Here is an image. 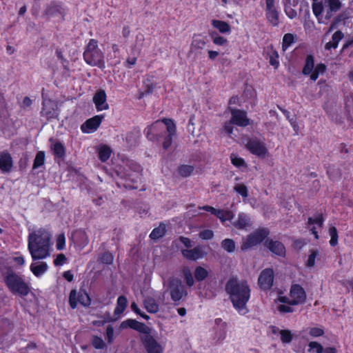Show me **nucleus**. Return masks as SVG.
Returning a JSON list of instances; mask_svg holds the SVG:
<instances>
[{"instance_id": "473e14b6", "label": "nucleus", "mask_w": 353, "mask_h": 353, "mask_svg": "<svg viewBox=\"0 0 353 353\" xmlns=\"http://www.w3.org/2000/svg\"><path fill=\"white\" fill-rule=\"evenodd\" d=\"M143 303L145 308L150 313H157L159 310L158 303L152 297H147Z\"/></svg>"}, {"instance_id": "aec40b11", "label": "nucleus", "mask_w": 353, "mask_h": 353, "mask_svg": "<svg viewBox=\"0 0 353 353\" xmlns=\"http://www.w3.org/2000/svg\"><path fill=\"white\" fill-rule=\"evenodd\" d=\"M41 113L42 116L46 117L48 119L57 117L58 113L54 102L48 99L43 100Z\"/></svg>"}, {"instance_id": "680f3d73", "label": "nucleus", "mask_w": 353, "mask_h": 353, "mask_svg": "<svg viewBox=\"0 0 353 353\" xmlns=\"http://www.w3.org/2000/svg\"><path fill=\"white\" fill-rule=\"evenodd\" d=\"M66 261V257L63 254L57 255L54 261V264L56 266L63 265Z\"/></svg>"}, {"instance_id": "0eeeda50", "label": "nucleus", "mask_w": 353, "mask_h": 353, "mask_svg": "<svg viewBox=\"0 0 353 353\" xmlns=\"http://www.w3.org/2000/svg\"><path fill=\"white\" fill-rule=\"evenodd\" d=\"M5 283L12 293L26 296L29 293V287L23 279L14 272L8 273L4 278Z\"/></svg>"}, {"instance_id": "13d9d810", "label": "nucleus", "mask_w": 353, "mask_h": 353, "mask_svg": "<svg viewBox=\"0 0 353 353\" xmlns=\"http://www.w3.org/2000/svg\"><path fill=\"white\" fill-rule=\"evenodd\" d=\"M92 344L96 349H103L105 345L103 340L99 336L93 337Z\"/></svg>"}, {"instance_id": "a878e982", "label": "nucleus", "mask_w": 353, "mask_h": 353, "mask_svg": "<svg viewBox=\"0 0 353 353\" xmlns=\"http://www.w3.org/2000/svg\"><path fill=\"white\" fill-rule=\"evenodd\" d=\"M233 225L239 230H247L251 225V221L248 214L241 212L233 222Z\"/></svg>"}, {"instance_id": "f704fd0d", "label": "nucleus", "mask_w": 353, "mask_h": 353, "mask_svg": "<svg viewBox=\"0 0 353 353\" xmlns=\"http://www.w3.org/2000/svg\"><path fill=\"white\" fill-rule=\"evenodd\" d=\"M49 17L55 18L56 21H61L63 19L64 11L61 8L55 6L50 8L47 12Z\"/></svg>"}, {"instance_id": "393cba45", "label": "nucleus", "mask_w": 353, "mask_h": 353, "mask_svg": "<svg viewBox=\"0 0 353 353\" xmlns=\"http://www.w3.org/2000/svg\"><path fill=\"white\" fill-rule=\"evenodd\" d=\"M324 109L332 119H336L341 110L334 100H329L324 105Z\"/></svg>"}, {"instance_id": "6e6d98bb", "label": "nucleus", "mask_w": 353, "mask_h": 353, "mask_svg": "<svg viewBox=\"0 0 353 353\" xmlns=\"http://www.w3.org/2000/svg\"><path fill=\"white\" fill-rule=\"evenodd\" d=\"M65 246V237L64 234H60L57 236L56 240V248L58 250H62Z\"/></svg>"}, {"instance_id": "774afa93", "label": "nucleus", "mask_w": 353, "mask_h": 353, "mask_svg": "<svg viewBox=\"0 0 353 353\" xmlns=\"http://www.w3.org/2000/svg\"><path fill=\"white\" fill-rule=\"evenodd\" d=\"M137 63V57H128L125 65L129 68H131L133 65H134Z\"/></svg>"}, {"instance_id": "f257e3e1", "label": "nucleus", "mask_w": 353, "mask_h": 353, "mask_svg": "<svg viewBox=\"0 0 353 353\" xmlns=\"http://www.w3.org/2000/svg\"><path fill=\"white\" fill-rule=\"evenodd\" d=\"M52 234L45 228L30 230L28 236V250L33 261L48 258L52 251Z\"/></svg>"}, {"instance_id": "412c9836", "label": "nucleus", "mask_w": 353, "mask_h": 353, "mask_svg": "<svg viewBox=\"0 0 353 353\" xmlns=\"http://www.w3.org/2000/svg\"><path fill=\"white\" fill-rule=\"evenodd\" d=\"M307 351L308 353H337V350L335 347H323L321 343L316 341L309 342Z\"/></svg>"}, {"instance_id": "864d4df0", "label": "nucleus", "mask_w": 353, "mask_h": 353, "mask_svg": "<svg viewBox=\"0 0 353 353\" xmlns=\"http://www.w3.org/2000/svg\"><path fill=\"white\" fill-rule=\"evenodd\" d=\"M270 64L274 68H277L279 65V54L275 50H272L270 54Z\"/></svg>"}, {"instance_id": "6ab92c4d", "label": "nucleus", "mask_w": 353, "mask_h": 353, "mask_svg": "<svg viewBox=\"0 0 353 353\" xmlns=\"http://www.w3.org/2000/svg\"><path fill=\"white\" fill-rule=\"evenodd\" d=\"M182 254L188 260L196 261L203 259L207 253L203 247L197 246L191 250H183Z\"/></svg>"}, {"instance_id": "9b49d317", "label": "nucleus", "mask_w": 353, "mask_h": 353, "mask_svg": "<svg viewBox=\"0 0 353 353\" xmlns=\"http://www.w3.org/2000/svg\"><path fill=\"white\" fill-rule=\"evenodd\" d=\"M90 302V296L85 290H80L79 292H77L75 290H73L70 292L69 303L72 308H76L78 303L83 306H88Z\"/></svg>"}, {"instance_id": "58836bf2", "label": "nucleus", "mask_w": 353, "mask_h": 353, "mask_svg": "<svg viewBox=\"0 0 353 353\" xmlns=\"http://www.w3.org/2000/svg\"><path fill=\"white\" fill-rule=\"evenodd\" d=\"M295 41V36L293 34L287 33L284 34L282 41V50L285 51Z\"/></svg>"}, {"instance_id": "f8f14e48", "label": "nucleus", "mask_w": 353, "mask_h": 353, "mask_svg": "<svg viewBox=\"0 0 353 353\" xmlns=\"http://www.w3.org/2000/svg\"><path fill=\"white\" fill-rule=\"evenodd\" d=\"M170 285V296L173 301H179L187 294L185 287L181 284V282L179 279H171Z\"/></svg>"}, {"instance_id": "338daca9", "label": "nucleus", "mask_w": 353, "mask_h": 353, "mask_svg": "<svg viewBox=\"0 0 353 353\" xmlns=\"http://www.w3.org/2000/svg\"><path fill=\"white\" fill-rule=\"evenodd\" d=\"M285 12L290 19H294L297 15L296 11L290 8V6H285Z\"/></svg>"}, {"instance_id": "cd10ccee", "label": "nucleus", "mask_w": 353, "mask_h": 353, "mask_svg": "<svg viewBox=\"0 0 353 353\" xmlns=\"http://www.w3.org/2000/svg\"><path fill=\"white\" fill-rule=\"evenodd\" d=\"M211 25L221 34H230L231 32V28L225 21L212 19L211 21Z\"/></svg>"}, {"instance_id": "4c0bfd02", "label": "nucleus", "mask_w": 353, "mask_h": 353, "mask_svg": "<svg viewBox=\"0 0 353 353\" xmlns=\"http://www.w3.org/2000/svg\"><path fill=\"white\" fill-rule=\"evenodd\" d=\"M321 254L320 252L316 250H313L310 252L307 262L306 265L307 268H313L315 264L316 261H319L320 259Z\"/></svg>"}, {"instance_id": "5701e85b", "label": "nucleus", "mask_w": 353, "mask_h": 353, "mask_svg": "<svg viewBox=\"0 0 353 353\" xmlns=\"http://www.w3.org/2000/svg\"><path fill=\"white\" fill-rule=\"evenodd\" d=\"M106 94L104 90L98 91L93 97V101L98 111L105 110L109 108L106 100Z\"/></svg>"}, {"instance_id": "09e8293b", "label": "nucleus", "mask_w": 353, "mask_h": 353, "mask_svg": "<svg viewBox=\"0 0 353 353\" xmlns=\"http://www.w3.org/2000/svg\"><path fill=\"white\" fill-rule=\"evenodd\" d=\"M234 190L243 199H246L248 196V188L246 185L243 183H236L234 187Z\"/></svg>"}, {"instance_id": "f3484780", "label": "nucleus", "mask_w": 353, "mask_h": 353, "mask_svg": "<svg viewBox=\"0 0 353 353\" xmlns=\"http://www.w3.org/2000/svg\"><path fill=\"white\" fill-rule=\"evenodd\" d=\"M103 119L101 115L94 116L91 119H88L81 126V130L83 133H92L95 132L100 125Z\"/></svg>"}, {"instance_id": "49530a36", "label": "nucleus", "mask_w": 353, "mask_h": 353, "mask_svg": "<svg viewBox=\"0 0 353 353\" xmlns=\"http://www.w3.org/2000/svg\"><path fill=\"white\" fill-rule=\"evenodd\" d=\"M310 336L316 338L323 335L324 330L321 327H310L307 329Z\"/></svg>"}, {"instance_id": "b1692460", "label": "nucleus", "mask_w": 353, "mask_h": 353, "mask_svg": "<svg viewBox=\"0 0 353 353\" xmlns=\"http://www.w3.org/2000/svg\"><path fill=\"white\" fill-rule=\"evenodd\" d=\"M272 334L280 337L281 341L283 343H290L293 339V334L289 330H281L276 326L270 327Z\"/></svg>"}, {"instance_id": "a19ab883", "label": "nucleus", "mask_w": 353, "mask_h": 353, "mask_svg": "<svg viewBox=\"0 0 353 353\" xmlns=\"http://www.w3.org/2000/svg\"><path fill=\"white\" fill-rule=\"evenodd\" d=\"M326 66L323 63H318L315 65V68L310 75V79L312 81H316L320 74H323L325 72Z\"/></svg>"}, {"instance_id": "20e7f679", "label": "nucleus", "mask_w": 353, "mask_h": 353, "mask_svg": "<svg viewBox=\"0 0 353 353\" xmlns=\"http://www.w3.org/2000/svg\"><path fill=\"white\" fill-rule=\"evenodd\" d=\"M341 2L340 0H313L312 10L319 23H325L323 19L322 13L326 12V19H330L333 14L340 10Z\"/></svg>"}, {"instance_id": "c756f323", "label": "nucleus", "mask_w": 353, "mask_h": 353, "mask_svg": "<svg viewBox=\"0 0 353 353\" xmlns=\"http://www.w3.org/2000/svg\"><path fill=\"white\" fill-rule=\"evenodd\" d=\"M323 222V219L322 217V215L319 214L316 216L314 219L310 218L308 219V224L310 225H312L314 224L315 225L312 226L310 228V230L312 231V234L315 236L316 239H318L319 236L316 232V228H321L322 226Z\"/></svg>"}, {"instance_id": "bf43d9fd", "label": "nucleus", "mask_w": 353, "mask_h": 353, "mask_svg": "<svg viewBox=\"0 0 353 353\" xmlns=\"http://www.w3.org/2000/svg\"><path fill=\"white\" fill-rule=\"evenodd\" d=\"M212 41L215 45L223 46L227 43L228 40L219 35H212Z\"/></svg>"}, {"instance_id": "c9c22d12", "label": "nucleus", "mask_w": 353, "mask_h": 353, "mask_svg": "<svg viewBox=\"0 0 353 353\" xmlns=\"http://www.w3.org/2000/svg\"><path fill=\"white\" fill-rule=\"evenodd\" d=\"M128 305V300L123 296H120L117 299V306L114 310V314L116 315L121 314L125 310Z\"/></svg>"}, {"instance_id": "423d86ee", "label": "nucleus", "mask_w": 353, "mask_h": 353, "mask_svg": "<svg viewBox=\"0 0 353 353\" xmlns=\"http://www.w3.org/2000/svg\"><path fill=\"white\" fill-rule=\"evenodd\" d=\"M166 130L167 133H175L176 126L173 121L169 119L156 121L151 125L147 127L145 133L148 139L154 141L163 131Z\"/></svg>"}, {"instance_id": "72a5a7b5", "label": "nucleus", "mask_w": 353, "mask_h": 353, "mask_svg": "<svg viewBox=\"0 0 353 353\" xmlns=\"http://www.w3.org/2000/svg\"><path fill=\"white\" fill-rule=\"evenodd\" d=\"M266 17L268 21L273 26H276L279 23V13L276 8L265 10Z\"/></svg>"}, {"instance_id": "0e129e2a", "label": "nucleus", "mask_w": 353, "mask_h": 353, "mask_svg": "<svg viewBox=\"0 0 353 353\" xmlns=\"http://www.w3.org/2000/svg\"><path fill=\"white\" fill-rule=\"evenodd\" d=\"M167 136L165 138L164 141L163 142V147L164 149H168L172 144V137L175 134V133H167Z\"/></svg>"}, {"instance_id": "3c124183", "label": "nucleus", "mask_w": 353, "mask_h": 353, "mask_svg": "<svg viewBox=\"0 0 353 353\" xmlns=\"http://www.w3.org/2000/svg\"><path fill=\"white\" fill-rule=\"evenodd\" d=\"M11 262L14 263L15 266L21 267L25 264V259L22 254L19 252H16L12 258H10Z\"/></svg>"}, {"instance_id": "7c9ffc66", "label": "nucleus", "mask_w": 353, "mask_h": 353, "mask_svg": "<svg viewBox=\"0 0 353 353\" xmlns=\"http://www.w3.org/2000/svg\"><path fill=\"white\" fill-rule=\"evenodd\" d=\"M269 250L275 254L282 256L285 254V248L283 244L279 241H271L268 245Z\"/></svg>"}, {"instance_id": "e433bc0d", "label": "nucleus", "mask_w": 353, "mask_h": 353, "mask_svg": "<svg viewBox=\"0 0 353 353\" xmlns=\"http://www.w3.org/2000/svg\"><path fill=\"white\" fill-rule=\"evenodd\" d=\"M314 60L312 55H308L305 59V63L303 69V73L305 75H311L314 69Z\"/></svg>"}, {"instance_id": "ddd939ff", "label": "nucleus", "mask_w": 353, "mask_h": 353, "mask_svg": "<svg viewBox=\"0 0 353 353\" xmlns=\"http://www.w3.org/2000/svg\"><path fill=\"white\" fill-rule=\"evenodd\" d=\"M274 271L272 269L263 270L259 276L258 284L261 289L267 290L271 288L274 282Z\"/></svg>"}, {"instance_id": "dca6fc26", "label": "nucleus", "mask_w": 353, "mask_h": 353, "mask_svg": "<svg viewBox=\"0 0 353 353\" xmlns=\"http://www.w3.org/2000/svg\"><path fill=\"white\" fill-rule=\"evenodd\" d=\"M142 341L148 353H163V347L152 336H144Z\"/></svg>"}, {"instance_id": "8fccbe9b", "label": "nucleus", "mask_w": 353, "mask_h": 353, "mask_svg": "<svg viewBox=\"0 0 353 353\" xmlns=\"http://www.w3.org/2000/svg\"><path fill=\"white\" fill-rule=\"evenodd\" d=\"M329 234L330 236V244L335 246L338 244V232L334 226H332L329 229Z\"/></svg>"}, {"instance_id": "c03bdc74", "label": "nucleus", "mask_w": 353, "mask_h": 353, "mask_svg": "<svg viewBox=\"0 0 353 353\" xmlns=\"http://www.w3.org/2000/svg\"><path fill=\"white\" fill-rule=\"evenodd\" d=\"M208 276V271L207 269L198 266L194 272V276L196 281H201Z\"/></svg>"}, {"instance_id": "39448f33", "label": "nucleus", "mask_w": 353, "mask_h": 353, "mask_svg": "<svg viewBox=\"0 0 353 353\" xmlns=\"http://www.w3.org/2000/svg\"><path fill=\"white\" fill-rule=\"evenodd\" d=\"M85 62L92 66H97L101 69L105 68L103 54L98 48L97 41L90 39L83 53Z\"/></svg>"}, {"instance_id": "6e6552de", "label": "nucleus", "mask_w": 353, "mask_h": 353, "mask_svg": "<svg viewBox=\"0 0 353 353\" xmlns=\"http://www.w3.org/2000/svg\"><path fill=\"white\" fill-rule=\"evenodd\" d=\"M231 114L232 117L230 121L225 123L223 127L224 131L228 134H231L233 132V127L232 124H235L241 127H245L249 125L250 120L248 119L245 112L240 110L232 109Z\"/></svg>"}, {"instance_id": "052dcab7", "label": "nucleus", "mask_w": 353, "mask_h": 353, "mask_svg": "<svg viewBox=\"0 0 353 353\" xmlns=\"http://www.w3.org/2000/svg\"><path fill=\"white\" fill-rule=\"evenodd\" d=\"M213 236L214 233L211 230H205L199 233L200 238L204 240L211 239Z\"/></svg>"}, {"instance_id": "c85d7f7f", "label": "nucleus", "mask_w": 353, "mask_h": 353, "mask_svg": "<svg viewBox=\"0 0 353 353\" xmlns=\"http://www.w3.org/2000/svg\"><path fill=\"white\" fill-rule=\"evenodd\" d=\"M97 150L99 154V158L102 162H105L112 154L111 148L105 144H101L97 146Z\"/></svg>"}, {"instance_id": "e2e57ef3", "label": "nucleus", "mask_w": 353, "mask_h": 353, "mask_svg": "<svg viewBox=\"0 0 353 353\" xmlns=\"http://www.w3.org/2000/svg\"><path fill=\"white\" fill-rule=\"evenodd\" d=\"M106 339L109 343H112L114 341V329L112 325H109L107 327Z\"/></svg>"}, {"instance_id": "37998d69", "label": "nucleus", "mask_w": 353, "mask_h": 353, "mask_svg": "<svg viewBox=\"0 0 353 353\" xmlns=\"http://www.w3.org/2000/svg\"><path fill=\"white\" fill-rule=\"evenodd\" d=\"M182 273L185 280L186 284L189 287L192 286L194 283V281L190 269L188 267H183L182 269Z\"/></svg>"}, {"instance_id": "ea45409f", "label": "nucleus", "mask_w": 353, "mask_h": 353, "mask_svg": "<svg viewBox=\"0 0 353 353\" xmlns=\"http://www.w3.org/2000/svg\"><path fill=\"white\" fill-rule=\"evenodd\" d=\"M165 233V225L160 224L157 228H154L150 234L152 239H158L162 237Z\"/></svg>"}, {"instance_id": "f03ea898", "label": "nucleus", "mask_w": 353, "mask_h": 353, "mask_svg": "<svg viewBox=\"0 0 353 353\" xmlns=\"http://www.w3.org/2000/svg\"><path fill=\"white\" fill-rule=\"evenodd\" d=\"M225 291L234 307L241 314H245L248 310L246 304L250 298V289L246 281L231 278L226 283Z\"/></svg>"}, {"instance_id": "de8ad7c7", "label": "nucleus", "mask_w": 353, "mask_h": 353, "mask_svg": "<svg viewBox=\"0 0 353 353\" xmlns=\"http://www.w3.org/2000/svg\"><path fill=\"white\" fill-rule=\"evenodd\" d=\"M222 248L228 252H232L235 250V243L232 239H226L221 242Z\"/></svg>"}, {"instance_id": "4d7b16f0", "label": "nucleus", "mask_w": 353, "mask_h": 353, "mask_svg": "<svg viewBox=\"0 0 353 353\" xmlns=\"http://www.w3.org/2000/svg\"><path fill=\"white\" fill-rule=\"evenodd\" d=\"M205 44V40L201 37L194 38L192 42V48L194 49H202Z\"/></svg>"}, {"instance_id": "5fc2aeb1", "label": "nucleus", "mask_w": 353, "mask_h": 353, "mask_svg": "<svg viewBox=\"0 0 353 353\" xmlns=\"http://www.w3.org/2000/svg\"><path fill=\"white\" fill-rule=\"evenodd\" d=\"M194 170V168L191 165H183L181 166L179 169V172L180 175L183 176H190Z\"/></svg>"}, {"instance_id": "4be33fe9", "label": "nucleus", "mask_w": 353, "mask_h": 353, "mask_svg": "<svg viewBox=\"0 0 353 353\" xmlns=\"http://www.w3.org/2000/svg\"><path fill=\"white\" fill-rule=\"evenodd\" d=\"M13 166L12 158L8 152H0V170L2 172H10Z\"/></svg>"}, {"instance_id": "69168bd1", "label": "nucleus", "mask_w": 353, "mask_h": 353, "mask_svg": "<svg viewBox=\"0 0 353 353\" xmlns=\"http://www.w3.org/2000/svg\"><path fill=\"white\" fill-rule=\"evenodd\" d=\"M101 261L103 263L110 264L113 261V256L110 253H104L101 256Z\"/></svg>"}, {"instance_id": "603ef678", "label": "nucleus", "mask_w": 353, "mask_h": 353, "mask_svg": "<svg viewBox=\"0 0 353 353\" xmlns=\"http://www.w3.org/2000/svg\"><path fill=\"white\" fill-rule=\"evenodd\" d=\"M45 154L43 152H39L34 161L33 168L36 169L44 163Z\"/></svg>"}, {"instance_id": "bb28decb", "label": "nucleus", "mask_w": 353, "mask_h": 353, "mask_svg": "<svg viewBox=\"0 0 353 353\" xmlns=\"http://www.w3.org/2000/svg\"><path fill=\"white\" fill-rule=\"evenodd\" d=\"M48 269V266L46 262L32 263L30 266V271L37 277L41 276L47 272Z\"/></svg>"}, {"instance_id": "7ed1b4c3", "label": "nucleus", "mask_w": 353, "mask_h": 353, "mask_svg": "<svg viewBox=\"0 0 353 353\" xmlns=\"http://www.w3.org/2000/svg\"><path fill=\"white\" fill-rule=\"evenodd\" d=\"M306 299V293L304 289L298 284L291 286L289 296L280 294L275 301L276 308L281 313H290L293 312L292 305L303 303Z\"/></svg>"}, {"instance_id": "a18cd8bd", "label": "nucleus", "mask_w": 353, "mask_h": 353, "mask_svg": "<svg viewBox=\"0 0 353 353\" xmlns=\"http://www.w3.org/2000/svg\"><path fill=\"white\" fill-rule=\"evenodd\" d=\"M52 150L56 157L63 158L65 156V148L61 143H54Z\"/></svg>"}, {"instance_id": "a211bd4d", "label": "nucleus", "mask_w": 353, "mask_h": 353, "mask_svg": "<svg viewBox=\"0 0 353 353\" xmlns=\"http://www.w3.org/2000/svg\"><path fill=\"white\" fill-rule=\"evenodd\" d=\"M120 327L121 329L130 327L143 334H148L150 332V328L146 325L134 319H127L123 321L120 325Z\"/></svg>"}, {"instance_id": "2f4dec72", "label": "nucleus", "mask_w": 353, "mask_h": 353, "mask_svg": "<svg viewBox=\"0 0 353 353\" xmlns=\"http://www.w3.org/2000/svg\"><path fill=\"white\" fill-rule=\"evenodd\" d=\"M343 38V34L341 31H336L332 38V41L325 44V49L330 50L332 48H336L339 41Z\"/></svg>"}, {"instance_id": "2eb2a0df", "label": "nucleus", "mask_w": 353, "mask_h": 353, "mask_svg": "<svg viewBox=\"0 0 353 353\" xmlns=\"http://www.w3.org/2000/svg\"><path fill=\"white\" fill-rule=\"evenodd\" d=\"M199 209L204 210L210 212L212 214L215 215L222 223H224L226 221H230L234 216L233 212L229 210L216 209L210 205L199 207Z\"/></svg>"}, {"instance_id": "79ce46f5", "label": "nucleus", "mask_w": 353, "mask_h": 353, "mask_svg": "<svg viewBox=\"0 0 353 353\" xmlns=\"http://www.w3.org/2000/svg\"><path fill=\"white\" fill-rule=\"evenodd\" d=\"M230 159L232 163L238 168H244L247 166L244 159L235 154H232L230 155Z\"/></svg>"}, {"instance_id": "9d476101", "label": "nucleus", "mask_w": 353, "mask_h": 353, "mask_svg": "<svg viewBox=\"0 0 353 353\" xmlns=\"http://www.w3.org/2000/svg\"><path fill=\"white\" fill-rule=\"evenodd\" d=\"M245 147L252 154L260 158H265L268 153L265 143L256 139H249Z\"/></svg>"}, {"instance_id": "4468645a", "label": "nucleus", "mask_w": 353, "mask_h": 353, "mask_svg": "<svg viewBox=\"0 0 353 353\" xmlns=\"http://www.w3.org/2000/svg\"><path fill=\"white\" fill-rule=\"evenodd\" d=\"M128 169L124 168V171L117 170L118 174L122 178H128L132 181H136L141 170L140 165L133 161L128 162Z\"/></svg>"}, {"instance_id": "1a4fd4ad", "label": "nucleus", "mask_w": 353, "mask_h": 353, "mask_svg": "<svg viewBox=\"0 0 353 353\" xmlns=\"http://www.w3.org/2000/svg\"><path fill=\"white\" fill-rule=\"evenodd\" d=\"M269 234L266 228H260L242 239L241 250H248L261 243Z\"/></svg>"}]
</instances>
